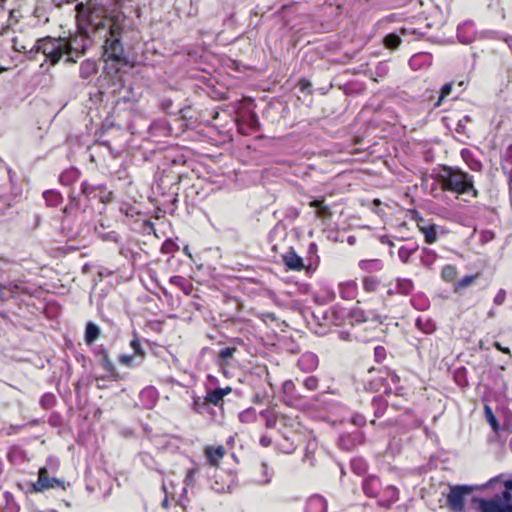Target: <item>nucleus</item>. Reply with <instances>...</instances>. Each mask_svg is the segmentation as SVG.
Segmentation results:
<instances>
[{"instance_id":"obj_47","label":"nucleus","mask_w":512,"mask_h":512,"mask_svg":"<svg viewBox=\"0 0 512 512\" xmlns=\"http://www.w3.org/2000/svg\"><path fill=\"white\" fill-rule=\"evenodd\" d=\"M307 358V359H311V360H315V357L313 355H307L304 357V359Z\"/></svg>"},{"instance_id":"obj_12","label":"nucleus","mask_w":512,"mask_h":512,"mask_svg":"<svg viewBox=\"0 0 512 512\" xmlns=\"http://www.w3.org/2000/svg\"><path fill=\"white\" fill-rule=\"evenodd\" d=\"M413 289V282L407 278H398L396 280V290L387 289L389 295L408 294Z\"/></svg>"},{"instance_id":"obj_25","label":"nucleus","mask_w":512,"mask_h":512,"mask_svg":"<svg viewBox=\"0 0 512 512\" xmlns=\"http://www.w3.org/2000/svg\"><path fill=\"white\" fill-rule=\"evenodd\" d=\"M236 351V348L234 347H226L220 351V357L222 359H229L231 358Z\"/></svg>"},{"instance_id":"obj_14","label":"nucleus","mask_w":512,"mask_h":512,"mask_svg":"<svg viewBox=\"0 0 512 512\" xmlns=\"http://www.w3.org/2000/svg\"><path fill=\"white\" fill-rule=\"evenodd\" d=\"M97 73V65L95 62L86 60L81 63L80 75L83 79H88L92 75Z\"/></svg>"},{"instance_id":"obj_46","label":"nucleus","mask_w":512,"mask_h":512,"mask_svg":"<svg viewBox=\"0 0 512 512\" xmlns=\"http://www.w3.org/2000/svg\"><path fill=\"white\" fill-rule=\"evenodd\" d=\"M388 289L396 290V284L395 285L389 284Z\"/></svg>"},{"instance_id":"obj_38","label":"nucleus","mask_w":512,"mask_h":512,"mask_svg":"<svg viewBox=\"0 0 512 512\" xmlns=\"http://www.w3.org/2000/svg\"><path fill=\"white\" fill-rule=\"evenodd\" d=\"M260 443L262 446L264 447H268L270 444H271V439L266 437V436H263L261 439H260Z\"/></svg>"},{"instance_id":"obj_18","label":"nucleus","mask_w":512,"mask_h":512,"mask_svg":"<svg viewBox=\"0 0 512 512\" xmlns=\"http://www.w3.org/2000/svg\"><path fill=\"white\" fill-rule=\"evenodd\" d=\"M401 44V39L397 34H388L384 38V45L389 49H396Z\"/></svg>"},{"instance_id":"obj_39","label":"nucleus","mask_w":512,"mask_h":512,"mask_svg":"<svg viewBox=\"0 0 512 512\" xmlns=\"http://www.w3.org/2000/svg\"><path fill=\"white\" fill-rule=\"evenodd\" d=\"M493 238H494V234L492 232L486 231V232L483 233V239L485 241H489V240H491Z\"/></svg>"},{"instance_id":"obj_43","label":"nucleus","mask_w":512,"mask_h":512,"mask_svg":"<svg viewBox=\"0 0 512 512\" xmlns=\"http://www.w3.org/2000/svg\"><path fill=\"white\" fill-rule=\"evenodd\" d=\"M382 242H383V243H387V244H388V245H390V246H394V244H393V242H392V241H389V240H387V241H386V237H384V238L382 239Z\"/></svg>"},{"instance_id":"obj_34","label":"nucleus","mask_w":512,"mask_h":512,"mask_svg":"<svg viewBox=\"0 0 512 512\" xmlns=\"http://www.w3.org/2000/svg\"><path fill=\"white\" fill-rule=\"evenodd\" d=\"M375 356L378 361L382 360L385 357V349L383 347H376L375 348Z\"/></svg>"},{"instance_id":"obj_29","label":"nucleus","mask_w":512,"mask_h":512,"mask_svg":"<svg viewBox=\"0 0 512 512\" xmlns=\"http://www.w3.org/2000/svg\"><path fill=\"white\" fill-rule=\"evenodd\" d=\"M195 474H196V470H194V469H190V470L187 471L186 477H185V480H184V483L187 486L193 484Z\"/></svg>"},{"instance_id":"obj_19","label":"nucleus","mask_w":512,"mask_h":512,"mask_svg":"<svg viewBox=\"0 0 512 512\" xmlns=\"http://www.w3.org/2000/svg\"><path fill=\"white\" fill-rule=\"evenodd\" d=\"M477 279V275H467L463 277L461 280L455 283V290H462L474 283Z\"/></svg>"},{"instance_id":"obj_37","label":"nucleus","mask_w":512,"mask_h":512,"mask_svg":"<svg viewBox=\"0 0 512 512\" xmlns=\"http://www.w3.org/2000/svg\"><path fill=\"white\" fill-rule=\"evenodd\" d=\"M205 405V403H200L198 400H195L194 403H193V408L196 412L200 413L201 412V408Z\"/></svg>"},{"instance_id":"obj_5","label":"nucleus","mask_w":512,"mask_h":512,"mask_svg":"<svg viewBox=\"0 0 512 512\" xmlns=\"http://www.w3.org/2000/svg\"><path fill=\"white\" fill-rule=\"evenodd\" d=\"M474 503L479 512H512V503H504L500 498H475Z\"/></svg>"},{"instance_id":"obj_22","label":"nucleus","mask_w":512,"mask_h":512,"mask_svg":"<svg viewBox=\"0 0 512 512\" xmlns=\"http://www.w3.org/2000/svg\"><path fill=\"white\" fill-rule=\"evenodd\" d=\"M485 416H486V420L487 422L490 424V426L492 427V429L497 432L499 430V425H498V422H497V419L496 417L494 416L491 408L489 406H485Z\"/></svg>"},{"instance_id":"obj_1","label":"nucleus","mask_w":512,"mask_h":512,"mask_svg":"<svg viewBox=\"0 0 512 512\" xmlns=\"http://www.w3.org/2000/svg\"><path fill=\"white\" fill-rule=\"evenodd\" d=\"M33 50L37 53H42L46 57V60L50 61L52 65L58 63L65 55L68 56L65 59L66 62H76V60L69 56L73 51V47L71 41L66 38L47 37L40 39L29 51L32 52Z\"/></svg>"},{"instance_id":"obj_11","label":"nucleus","mask_w":512,"mask_h":512,"mask_svg":"<svg viewBox=\"0 0 512 512\" xmlns=\"http://www.w3.org/2000/svg\"><path fill=\"white\" fill-rule=\"evenodd\" d=\"M231 392L230 387L226 388H216L213 391L207 393L205 397V401L217 406L222 400L223 397Z\"/></svg>"},{"instance_id":"obj_26","label":"nucleus","mask_w":512,"mask_h":512,"mask_svg":"<svg viewBox=\"0 0 512 512\" xmlns=\"http://www.w3.org/2000/svg\"><path fill=\"white\" fill-rule=\"evenodd\" d=\"M102 361H103V365H104V367H105L108 371H113V369H114V365H113V363L111 362V360L109 359L108 354H107V352H106V351H104V352H103Z\"/></svg>"},{"instance_id":"obj_16","label":"nucleus","mask_w":512,"mask_h":512,"mask_svg":"<svg viewBox=\"0 0 512 512\" xmlns=\"http://www.w3.org/2000/svg\"><path fill=\"white\" fill-rule=\"evenodd\" d=\"M310 207L317 208V216L318 217H326L330 214L328 207L324 204L323 201L313 200L310 202Z\"/></svg>"},{"instance_id":"obj_17","label":"nucleus","mask_w":512,"mask_h":512,"mask_svg":"<svg viewBox=\"0 0 512 512\" xmlns=\"http://www.w3.org/2000/svg\"><path fill=\"white\" fill-rule=\"evenodd\" d=\"M442 278L447 282H453L456 279L457 276V270L452 265H446L442 269Z\"/></svg>"},{"instance_id":"obj_36","label":"nucleus","mask_w":512,"mask_h":512,"mask_svg":"<svg viewBox=\"0 0 512 512\" xmlns=\"http://www.w3.org/2000/svg\"><path fill=\"white\" fill-rule=\"evenodd\" d=\"M14 48L18 52H27V48L24 45H18L17 39H13Z\"/></svg>"},{"instance_id":"obj_9","label":"nucleus","mask_w":512,"mask_h":512,"mask_svg":"<svg viewBox=\"0 0 512 512\" xmlns=\"http://www.w3.org/2000/svg\"><path fill=\"white\" fill-rule=\"evenodd\" d=\"M51 478L49 477L48 470L45 467L39 469L38 480L33 484V490L35 492H42L49 489V483Z\"/></svg>"},{"instance_id":"obj_10","label":"nucleus","mask_w":512,"mask_h":512,"mask_svg":"<svg viewBox=\"0 0 512 512\" xmlns=\"http://www.w3.org/2000/svg\"><path fill=\"white\" fill-rule=\"evenodd\" d=\"M205 453L209 464L217 466L225 454V449L223 446H218L216 448L207 447Z\"/></svg>"},{"instance_id":"obj_31","label":"nucleus","mask_w":512,"mask_h":512,"mask_svg":"<svg viewBox=\"0 0 512 512\" xmlns=\"http://www.w3.org/2000/svg\"><path fill=\"white\" fill-rule=\"evenodd\" d=\"M132 349L134 350L135 354L143 355V351L141 348V344L138 339H133L130 343Z\"/></svg>"},{"instance_id":"obj_13","label":"nucleus","mask_w":512,"mask_h":512,"mask_svg":"<svg viewBox=\"0 0 512 512\" xmlns=\"http://www.w3.org/2000/svg\"><path fill=\"white\" fill-rule=\"evenodd\" d=\"M417 250L418 245L416 243L401 246L398 250V256L403 263H408L411 255H413Z\"/></svg>"},{"instance_id":"obj_45","label":"nucleus","mask_w":512,"mask_h":512,"mask_svg":"<svg viewBox=\"0 0 512 512\" xmlns=\"http://www.w3.org/2000/svg\"><path fill=\"white\" fill-rule=\"evenodd\" d=\"M425 252H426L428 255H431V256H432V258H434V256H435V255H434V253H433L432 251H430V250L426 249V250H425Z\"/></svg>"},{"instance_id":"obj_4","label":"nucleus","mask_w":512,"mask_h":512,"mask_svg":"<svg viewBox=\"0 0 512 512\" xmlns=\"http://www.w3.org/2000/svg\"><path fill=\"white\" fill-rule=\"evenodd\" d=\"M76 10L79 21L87 22L96 30L102 29L105 26L107 19L103 16L102 10L85 6L82 3L76 6Z\"/></svg>"},{"instance_id":"obj_30","label":"nucleus","mask_w":512,"mask_h":512,"mask_svg":"<svg viewBox=\"0 0 512 512\" xmlns=\"http://www.w3.org/2000/svg\"><path fill=\"white\" fill-rule=\"evenodd\" d=\"M494 497L500 498L504 503H512V495L508 490H504L501 495H496Z\"/></svg>"},{"instance_id":"obj_33","label":"nucleus","mask_w":512,"mask_h":512,"mask_svg":"<svg viewBox=\"0 0 512 512\" xmlns=\"http://www.w3.org/2000/svg\"><path fill=\"white\" fill-rule=\"evenodd\" d=\"M311 86V83L309 80L307 79H301L299 82H298V87L300 88L301 91H306L307 89H309Z\"/></svg>"},{"instance_id":"obj_27","label":"nucleus","mask_w":512,"mask_h":512,"mask_svg":"<svg viewBox=\"0 0 512 512\" xmlns=\"http://www.w3.org/2000/svg\"><path fill=\"white\" fill-rule=\"evenodd\" d=\"M119 362L127 367L132 366L133 363V356L131 355H120L119 356Z\"/></svg>"},{"instance_id":"obj_35","label":"nucleus","mask_w":512,"mask_h":512,"mask_svg":"<svg viewBox=\"0 0 512 512\" xmlns=\"http://www.w3.org/2000/svg\"><path fill=\"white\" fill-rule=\"evenodd\" d=\"M494 347L503 353L510 354V349L503 347L499 342H494Z\"/></svg>"},{"instance_id":"obj_2","label":"nucleus","mask_w":512,"mask_h":512,"mask_svg":"<svg viewBox=\"0 0 512 512\" xmlns=\"http://www.w3.org/2000/svg\"><path fill=\"white\" fill-rule=\"evenodd\" d=\"M445 174L441 176V186L443 190L451 191L456 194H469L473 198L478 195L474 188L473 178L468 173L452 168L445 169Z\"/></svg>"},{"instance_id":"obj_28","label":"nucleus","mask_w":512,"mask_h":512,"mask_svg":"<svg viewBox=\"0 0 512 512\" xmlns=\"http://www.w3.org/2000/svg\"><path fill=\"white\" fill-rule=\"evenodd\" d=\"M304 385L309 390H315L317 388V379L314 377H308L305 380Z\"/></svg>"},{"instance_id":"obj_8","label":"nucleus","mask_w":512,"mask_h":512,"mask_svg":"<svg viewBox=\"0 0 512 512\" xmlns=\"http://www.w3.org/2000/svg\"><path fill=\"white\" fill-rule=\"evenodd\" d=\"M285 265L291 270H302L304 268L303 260L294 251H289L283 256Z\"/></svg>"},{"instance_id":"obj_21","label":"nucleus","mask_w":512,"mask_h":512,"mask_svg":"<svg viewBox=\"0 0 512 512\" xmlns=\"http://www.w3.org/2000/svg\"><path fill=\"white\" fill-rule=\"evenodd\" d=\"M379 281L376 277H367L363 281V285L366 291L375 292L378 290Z\"/></svg>"},{"instance_id":"obj_20","label":"nucleus","mask_w":512,"mask_h":512,"mask_svg":"<svg viewBox=\"0 0 512 512\" xmlns=\"http://www.w3.org/2000/svg\"><path fill=\"white\" fill-rule=\"evenodd\" d=\"M314 507L318 508V512H326V503L319 496L312 497L309 501L308 508L312 509Z\"/></svg>"},{"instance_id":"obj_50","label":"nucleus","mask_w":512,"mask_h":512,"mask_svg":"<svg viewBox=\"0 0 512 512\" xmlns=\"http://www.w3.org/2000/svg\"><path fill=\"white\" fill-rule=\"evenodd\" d=\"M501 301V298H496L495 302Z\"/></svg>"},{"instance_id":"obj_40","label":"nucleus","mask_w":512,"mask_h":512,"mask_svg":"<svg viewBox=\"0 0 512 512\" xmlns=\"http://www.w3.org/2000/svg\"><path fill=\"white\" fill-rule=\"evenodd\" d=\"M505 490L511 491L512 490V480L505 481Z\"/></svg>"},{"instance_id":"obj_6","label":"nucleus","mask_w":512,"mask_h":512,"mask_svg":"<svg viewBox=\"0 0 512 512\" xmlns=\"http://www.w3.org/2000/svg\"><path fill=\"white\" fill-rule=\"evenodd\" d=\"M111 37L106 40V51L110 58L120 60L123 57V48L120 44V27L118 25H110Z\"/></svg>"},{"instance_id":"obj_23","label":"nucleus","mask_w":512,"mask_h":512,"mask_svg":"<svg viewBox=\"0 0 512 512\" xmlns=\"http://www.w3.org/2000/svg\"><path fill=\"white\" fill-rule=\"evenodd\" d=\"M452 91V85L450 83H447L445 84L442 88H441V91H440V96H439V99L438 101L435 103V106H440L441 102L448 96L450 95Z\"/></svg>"},{"instance_id":"obj_48","label":"nucleus","mask_w":512,"mask_h":512,"mask_svg":"<svg viewBox=\"0 0 512 512\" xmlns=\"http://www.w3.org/2000/svg\"><path fill=\"white\" fill-rule=\"evenodd\" d=\"M368 263H369V261H361L360 264H361V266H363V265L368 264Z\"/></svg>"},{"instance_id":"obj_49","label":"nucleus","mask_w":512,"mask_h":512,"mask_svg":"<svg viewBox=\"0 0 512 512\" xmlns=\"http://www.w3.org/2000/svg\"><path fill=\"white\" fill-rule=\"evenodd\" d=\"M501 301V298H496L495 302Z\"/></svg>"},{"instance_id":"obj_42","label":"nucleus","mask_w":512,"mask_h":512,"mask_svg":"<svg viewBox=\"0 0 512 512\" xmlns=\"http://www.w3.org/2000/svg\"><path fill=\"white\" fill-rule=\"evenodd\" d=\"M83 191L86 194H90L91 193V189H90V187L86 183H83Z\"/></svg>"},{"instance_id":"obj_7","label":"nucleus","mask_w":512,"mask_h":512,"mask_svg":"<svg viewBox=\"0 0 512 512\" xmlns=\"http://www.w3.org/2000/svg\"><path fill=\"white\" fill-rule=\"evenodd\" d=\"M417 226L424 235L425 241L428 244H433L437 241V226L435 224H426L424 220L420 218V221L418 222Z\"/></svg>"},{"instance_id":"obj_15","label":"nucleus","mask_w":512,"mask_h":512,"mask_svg":"<svg viewBox=\"0 0 512 512\" xmlns=\"http://www.w3.org/2000/svg\"><path fill=\"white\" fill-rule=\"evenodd\" d=\"M99 336H100L99 327L96 324L89 322L86 325V331H85V341L87 342V344H92L99 338Z\"/></svg>"},{"instance_id":"obj_32","label":"nucleus","mask_w":512,"mask_h":512,"mask_svg":"<svg viewBox=\"0 0 512 512\" xmlns=\"http://www.w3.org/2000/svg\"><path fill=\"white\" fill-rule=\"evenodd\" d=\"M58 487H61V488H65L64 487V482L60 479H57V478H51V481L49 483V489H52V488H58Z\"/></svg>"},{"instance_id":"obj_3","label":"nucleus","mask_w":512,"mask_h":512,"mask_svg":"<svg viewBox=\"0 0 512 512\" xmlns=\"http://www.w3.org/2000/svg\"><path fill=\"white\" fill-rule=\"evenodd\" d=\"M472 486L468 485H452L446 496L447 506L453 512H463L465 505V497L472 493Z\"/></svg>"},{"instance_id":"obj_44","label":"nucleus","mask_w":512,"mask_h":512,"mask_svg":"<svg viewBox=\"0 0 512 512\" xmlns=\"http://www.w3.org/2000/svg\"><path fill=\"white\" fill-rule=\"evenodd\" d=\"M181 280H182V279H181L180 277H174V278L172 279V282H174V283L178 284V282H179V281H181Z\"/></svg>"},{"instance_id":"obj_24","label":"nucleus","mask_w":512,"mask_h":512,"mask_svg":"<svg viewBox=\"0 0 512 512\" xmlns=\"http://www.w3.org/2000/svg\"><path fill=\"white\" fill-rule=\"evenodd\" d=\"M5 498H6V502H7V506H6L7 512H17L18 507L14 503L12 495L9 492H6Z\"/></svg>"},{"instance_id":"obj_41","label":"nucleus","mask_w":512,"mask_h":512,"mask_svg":"<svg viewBox=\"0 0 512 512\" xmlns=\"http://www.w3.org/2000/svg\"><path fill=\"white\" fill-rule=\"evenodd\" d=\"M161 505L164 509H167L169 507V500L167 497L164 498Z\"/></svg>"}]
</instances>
